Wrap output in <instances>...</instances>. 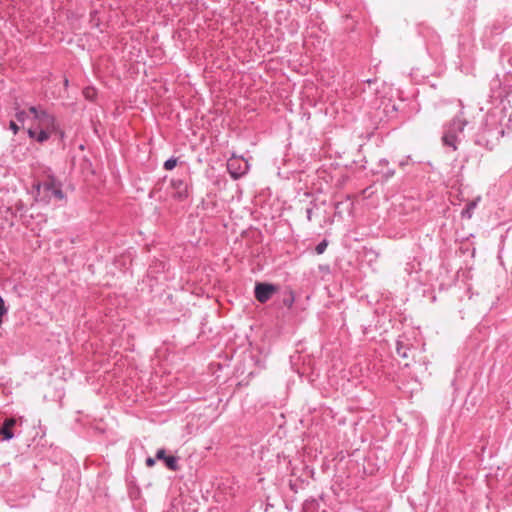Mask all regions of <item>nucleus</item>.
<instances>
[{
  "mask_svg": "<svg viewBox=\"0 0 512 512\" xmlns=\"http://www.w3.org/2000/svg\"><path fill=\"white\" fill-rule=\"evenodd\" d=\"M503 135L504 128L500 122L499 113L490 111L486 114L484 123L476 135L475 143L488 150H492Z\"/></svg>",
  "mask_w": 512,
  "mask_h": 512,
  "instance_id": "nucleus-1",
  "label": "nucleus"
},
{
  "mask_svg": "<svg viewBox=\"0 0 512 512\" xmlns=\"http://www.w3.org/2000/svg\"><path fill=\"white\" fill-rule=\"evenodd\" d=\"M467 124L468 122L458 115L445 125L442 135L443 146L456 151L459 143L464 138V128Z\"/></svg>",
  "mask_w": 512,
  "mask_h": 512,
  "instance_id": "nucleus-2",
  "label": "nucleus"
},
{
  "mask_svg": "<svg viewBox=\"0 0 512 512\" xmlns=\"http://www.w3.org/2000/svg\"><path fill=\"white\" fill-rule=\"evenodd\" d=\"M38 195L42 197L45 202H50L52 198L63 200L65 194L62 190V185L53 175H49L46 181L36 185Z\"/></svg>",
  "mask_w": 512,
  "mask_h": 512,
  "instance_id": "nucleus-3",
  "label": "nucleus"
},
{
  "mask_svg": "<svg viewBox=\"0 0 512 512\" xmlns=\"http://www.w3.org/2000/svg\"><path fill=\"white\" fill-rule=\"evenodd\" d=\"M29 111L34 115V119L38 120L42 126L51 132H56L58 124L56 117L50 114L46 109L40 106H31Z\"/></svg>",
  "mask_w": 512,
  "mask_h": 512,
  "instance_id": "nucleus-4",
  "label": "nucleus"
},
{
  "mask_svg": "<svg viewBox=\"0 0 512 512\" xmlns=\"http://www.w3.org/2000/svg\"><path fill=\"white\" fill-rule=\"evenodd\" d=\"M172 197L176 201H184L189 197V183L186 179L172 178L170 181Z\"/></svg>",
  "mask_w": 512,
  "mask_h": 512,
  "instance_id": "nucleus-5",
  "label": "nucleus"
},
{
  "mask_svg": "<svg viewBox=\"0 0 512 512\" xmlns=\"http://www.w3.org/2000/svg\"><path fill=\"white\" fill-rule=\"evenodd\" d=\"M278 287L271 283L257 282L254 288V295L260 303H266L277 292Z\"/></svg>",
  "mask_w": 512,
  "mask_h": 512,
  "instance_id": "nucleus-6",
  "label": "nucleus"
},
{
  "mask_svg": "<svg viewBox=\"0 0 512 512\" xmlns=\"http://www.w3.org/2000/svg\"><path fill=\"white\" fill-rule=\"evenodd\" d=\"M156 459L163 460L167 468L171 471H178L180 469L179 459L173 455L167 456L166 451L163 448L157 450Z\"/></svg>",
  "mask_w": 512,
  "mask_h": 512,
  "instance_id": "nucleus-7",
  "label": "nucleus"
},
{
  "mask_svg": "<svg viewBox=\"0 0 512 512\" xmlns=\"http://www.w3.org/2000/svg\"><path fill=\"white\" fill-rule=\"evenodd\" d=\"M227 169L233 179H239L247 172V166L241 168L240 163L237 159H230L227 163Z\"/></svg>",
  "mask_w": 512,
  "mask_h": 512,
  "instance_id": "nucleus-8",
  "label": "nucleus"
},
{
  "mask_svg": "<svg viewBox=\"0 0 512 512\" xmlns=\"http://www.w3.org/2000/svg\"><path fill=\"white\" fill-rule=\"evenodd\" d=\"M16 420L13 418L6 419L0 429V434L3 437V440L9 441L13 439L14 434L12 432V427L15 425Z\"/></svg>",
  "mask_w": 512,
  "mask_h": 512,
  "instance_id": "nucleus-9",
  "label": "nucleus"
},
{
  "mask_svg": "<svg viewBox=\"0 0 512 512\" xmlns=\"http://www.w3.org/2000/svg\"><path fill=\"white\" fill-rule=\"evenodd\" d=\"M408 338L405 335H400L396 340V352L402 358L408 357Z\"/></svg>",
  "mask_w": 512,
  "mask_h": 512,
  "instance_id": "nucleus-10",
  "label": "nucleus"
},
{
  "mask_svg": "<svg viewBox=\"0 0 512 512\" xmlns=\"http://www.w3.org/2000/svg\"><path fill=\"white\" fill-rule=\"evenodd\" d=\"M476 206H477L476 201H470L469 203H467V205L461 212L462 218L470 219L473 215V212H474V209L476 208Z\"/></svg>",
  "mask_w": 512,
  "mask_h": 512,
  "instance_id": "nucleus-11",
  "label": "nucleus"
},
{
  "mask_svg": "<svg viewBox=\"0 0 512 512\" xmlns=\"http://www.w3.org/2000/svg\"><path fill=\"white\" fill-rule=\"evenodd\" d=\"M295 301V295L292 290L287 292V295L283 299V305L287 308H291Z\"/></svg>",
  "mask_w": 512,
  "mask_h": 512,
  "instance_id": "nucleus-12",
  "label": "nucleus"
},
{
  "mask_svg": "<svg viewBox=\"0 0 512 512\" xmlns=\"http://www.w3.org/2000/svg\"><path fill=\"white\" fill-rule=\"evenodd\" d=\"M50 138V133L44 129L40 130L36 135V141L39 143H44Z\"/></svg>",
  "mask_w": 512,
  "mask_h": 512,
  "instance_id": "nucleus-13",
  "label": "nucleus"
},
{
  "mask_svg": "<svg viewBox=\"0 0 512 512\" xmlns=\"http://www.w3.org/2000/svg\"><path fill=\"white\" fill-rule=\"evenodd\" d=\"M178 159L176 157H170L164 162V169L166 170H172L177 165Z\"/></svg>",
  "mask_w": 512,
  "mask_h": 512,
  "instance_id": "nucleus-14",
  "label": "nucleus"
},
{
  "mask_svg": "<svg viewBox=\"0 0 512 512\" xmlns=\"http://www.w3.org/2000/svg\"><path fill=\"white\" fill-rule=\"evenodd\" d=\"M328 246V241L326 239H323L321 242H319L315 247V252L320 255L323 254Z\"/></svg>",
  "mask_w": 512,
  "mask_h": 512,
  "instance_id": "nucleus-15",
  "label": "nucleus"
},
{
  "mask_svg": "<svg viewBox=\"0 0 512 512\" xmlns=\"http://www.w3.org/2000/svg\"><path fill=\"white\" fill-rule=\"evenodd\" d=\"M27 117H28V115L24 110H21L18 108L16 109L15 118L18 122L24 123L25 120L27 119Z\"/></svg>",
  "mask_w": 512,
  "mask_h": 512,
  "instance_id": "nucleus-16",
  "label": "nucleus"
},
{
  "mask_svg": "<svg viewBox=\"0 0 512 512\" xmlns=\"http://www.w3.org/2000/svg\"><path fill=\"white\" fill-rule=\"evenodd\" d=\"M377 172L381 173L386 180H388L389 178L393 177L394 174H395V170L391 169V168H387L386 170L379 169Z\"/></svg>",
  "mask_w": 512,
  "mask_h": 512,
  "instance_id": "nucleus-17",
  "label": "nucleus"
},
{
  "mask_svg": "<svg viewBox=\"0 0 512 512\" xmlns=\"http://www.w3.org/2000/svg\"><path fill=\"white\" fill-rule=\"evenodd\" d=\"M9 128L13 132L14 135H17L20 130V127L16 124L15 121L9 122Z\"/></svg>",
  "mask_w": 512,
  "mask_h": 512,
  "instance_id": "nucleus-18",
  "label": "nucleus"
},
{
  "mask_svg": "<svg viewBox=\"0 0 512 512\" xmlns=\"http://www.w3.org/2000/svg\"><path fill=\"white\" fill-rule=\"evenodd\" d=\"M491 30H492V33L494 34H500L502 31L505 30V26L503 25H496L494 24L492 27H491Z\"/></svg>",
  "mask_w": 512,
  "mask_h": 512,
  "instance_id": "nucleus-19",
  "label": "nucleus"
},
{
  "mask_svg": "<svg viewBox=\"0 0 512 512\" xmlns=\"http://www.w3.org/2000/svg\"><path fill=\"white\" fill-rule=\"evenodd\" d=\"M315 206V204H313L312 202L310 203V207H308L306 209V218L307 220L310 222L312 221V215H313V207Z\"/></svg>",
  "mask_w": 512,
  "mask_h": 512,
  "instance_id": "nucleus-20",
  "label": "nucleus"
},
{
  "mask_svg": "<svg viewBox=\"0 0 512 512\" xmlns=\"http://www.w3.org/2000/svg\"><path fill=\"white\" fill-rule=\"evenodd\" d=\"M388 164H389V161L386 158H382L378 162V167H380V169H384L388 166Z\"/></svg>",
  "mask_w": 512,
  "mask_h": 512,
  "instance_id": "nucleus-21",
  "label": "nucleus"
},
{
  "mask_svg": "<svg viewBox=\"0 0 512 512\" xmlns=\"http://www.w3.org/2000/svg\"><path fill=\"white\" fill-rule=\"evenodd\" d=\"M155 461H156V457L155 458L148 457L146 459V466L147 467H153L155 465Z\"/></svg>",
  "mask_w": 512,
  "mask_h": 512,
  "instance_id": "nucleus-22",
  "label": "nucleus"
},
{
  "mask_svg": "<svg viewBox=\"0 0 512 512\" xmlns=\"http://www.w3.org/2000/svg\"><path fill=\"white\" fill-rule=\"evenodd\" d=\"M27 134H28V136H29L30 138L36 139V135H37V133H36V131H35V130H33V129H31V128H30V129H28Z\"/></svg>",
  "mask_w": 512,
  "mask_h": 512,
  "instance_id": "nucleus-23",
  "label": "nucleus"
},
{
  "mask_svg": "<svg viewBox=\"0 0 512 512\" xmlns=\"http://www.w3.org/2000/svg\"><path fill=\"white\" fill-rule=\"evenodd\" d=\"M56 131H59L60 138H64L65 134L62 130H59L58 128Z\"/></svg>",
  "mask_w": 512,
  "mask_h": 512,
  "instance_id": "nucleus-24",
  "label": "nucleus"
},
{
  "mask_svg": "<svg viewBox=\"0 0 512 512\" xmlns=\"http://www.w3.org/2000/svg\"><path fill=\"white\" fill-rule=\"evenodd\" d=\"M365 82L368 83V84H371V83L375 82V80L374 79H367Z\"/></svg>",
  "mask_w": 512,
  "mask_h": 512,
  "instance_id": "nucleus-25",
  "label": "nucleus"
}]
</instances>
